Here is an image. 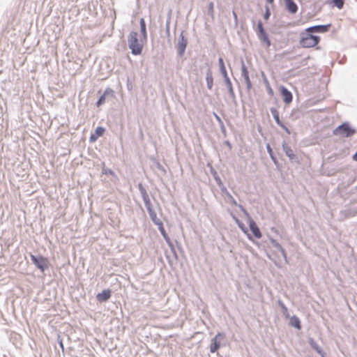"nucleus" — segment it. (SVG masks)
I'll return each instance as SVG.
<instances>
[{
    "label": "nucleus",
    "instance_id": "obj_1",
    "mask_svg": "<svg viewBox=\"0 0 357 357\" xmlns=\"http://www.w3.org/2000/svg\"><path fill=\"white\" fill-rule=\"evenodd\" d=\"M146 40H144L143 36H139L137 32H130L128 38V43L132 54L134 55L141 54Z\"/></svg>",
    "mask_w": 357,
    "mask_h": 357
},
{
    "label": "nucleus",
    "instance_id": "obj_2",
    "mask_svg": "<svg viewBox=\"0 0 357 357\" xmlns=\"http://www.w3.org/2000/svg\"><path fill=\"white\" fill-rule=\"evenodd\" d=\"M320 37L317 35L311 34L308 32L302 33L299 43L304 48H310L315 47L320 41Z\"/></svg>",
    "mask_w": 357,
    "mask_h": 357
},
{
    "label": "nucleus",
    "instance_id": "obj_3",
    "mask_svg": "<svg viewBox=\"0 0 357 357\" xmlns=\"http://www.w3.org/2000/svg\"><path fill=\"white\" fill-rule=\"evenodd\" d=\"M356 132V129L355 128L351 127L349 122L345 121L339 125L333 130V134L337 136L350 137L355 135Z\"/></svg>",
    "mask_w": 357,
    "mask_h": 357
},
{
    "label": "nucleus",
    "instance_id": "obj_4",
    "mask_svg": "<svg viewBox=\"0 0 357 357\" xmlns=\"http://www.w3.org/2000/svg\"><path fill=\"white\" fill-rule=\"evenodd\" d=\"M256 33L259 40L264 42L268 47L271 45V40L265 29L264 28L261 20H259L257 22V29Z\"/></svg>",
    "mask_w": 357,
    "mask_h": 357
},
{
    "label": "nucleus",
    "instance_id": "obj_5",
    "mask_svg": "<svg viewBox=\"0 0 357 357\" xmlns=\"http://www.w3.org/2000/svg\"><path fill=\"white\" fill-rule=\"evenodd\" d=\"M31 259L36 267L43 272L49 267V261L47 258L43 256L36 257L31 255Z\"/></svg>",
    "mask_w": 357,
    "mask_h": 357
},
{
    "label": "nucleus",
    "instance_id": "obj_6",
    "mask_svg": "<svg viewBox=\"0 0 357 357\" xmlns=\"http://www.w3.org/2000/svg\"><path fill=\"white\" fill-rule=\"evenodd\" d=\"M331 26V24H318L307 28L305 31L311 34H313V33H326L329 31Z\"/></svg>",
    "mask_w": 357,
    "mask_h": 357
},
{
    "label": "nucleus",
    "instance_id": "obj_7",
    "mask_svg": "<svg viewBox=\"0 0 357 357\" xmlns=\"http://www.w3.org/2000/svg\"><path fill=\"white\" fill-rule=\"evenodd\" d=\"M280 93L285 104H289L292 102L293 95L291 92L284 86H280Z\"/></svg>",
    "mask_w": 357,
    "mask_h": 357
},
{
    "label": "nucleus",
    "instance_id": "obj_8",
    "mask_svg": "<svg viewBox=\"0 0 357 357\" xmlns=\"http://www.w3.org/2000/svg\"><path fill=\"white\" fill-rule=\"evenodd\" d=\"M333 165L328 161L324 160L321 165V171L324 174H326L328 176L333 175L337 172L339 171V169L337 168H331Z\"/></svg>",
    "mask_w": 357,
    "mask_h": 357
},
{
    "label": "nucleus",
    "instance_id": "obj_9",
    "mask_svg": "<svg viewBox=\"0 0 357 357\" xmlns=\"http://www.w3.org/2000/svg\"><path fill=\"white\" fill-rule=\"evenodd\" d=\"M286 10L290 14H296L298 7L294 0H284Z\"/></svg>",
    "mask_w": 357,
    "mask_h": 357
},
{
    "label": "nucleus",
    "instance_id": "obj_10",
    "mask_svg": "<svg viewBox=\"0 0 357 357\" xmlns=\"http://www.w3.org/2000/svg\"><path fill=\"white\" fill-rule=\"evenodd\" d=\"M105 132V129L102 127H97L95 132L92 133L89 137L91 142H95L99 137H102Z\"/></svg>",
    "mask_w": 357,
    "mask_h": 357
},
{
    "label": "nucleus",
    "instance_id": "obj_11",
    "mask_svg": "<svg viewBox=\"0 0 357 357\" xmlns=\"http://www.w3.org/2000/svg\"><path fill=\"white\" fill-rule=\"evenodd\" d=\"M111 297V290L105 289L96 296V298L100 302H105Z\"/></svg>",
    "mask_w": 357,
    "mask_h": 357
},
{
    "label": "nucleus",
    "instance_id": "obj_12",
    "mask_svg": "<svg viewBox=\"0 0 357 357\" xmlns=\"http://www.w3.org/2000/svg\"><path fill=\"white\" fill-rule=\"evenodd\" d=\"M249 225H250V230L252 231L253 235L257 238H260L261 237V233L260 231L259 228L258 227V226L255 223V222L254 220H250Z\"/></svg>",
    "mask_w": 357,
    "mask_h": 357
},
{
    "label": "nucleus",
    "instance_id": "obj_13",
    "mask_svg": "<svg viewBox=\"0 0 357 357\" xmlns=\"http://www.w3.org/2000/svg\"><path fill=\"white\" fill-rule=\"evenodd\" d=\"M156 225L158 226V229L160 230V231L161 232V234L162 235V236L164 237V238L165 239V241H167V243L169 245H172V241L169 237V236L167 235L164 227H163V224L162 222V221L160 220H158V222H156Z\"/></svg>",
    "mask_w": 357,
    "mask_h": 357
},
{
    "label": "nucleus",
    "instance_id": "obj_14",
    "mask_svg": "<svg viewBox=\"0 0 357 357\" xmlns=\"http://www.w3.org/2000/svg\"><path fill=\"white\" fill-rule=\"evenodd\" d=\"M144 201H145L147 209L149 212L150 217H151V220H153V222L156 225V222H158V220H159V219L157 218V215H156L155 212L153 211L151 208V206H150L151 204H150V201H149V198L144 197Z\"/></svg>",
    "mask_w": 357,
    "mask_h": 357
},
{
    "label": "nucleus",
    "instance_id": "obj_15",
    "mask_svg": "<svg viewBox=\"0 0 357 357\" xmlns=\"http://www.w3.org/2000/svg\"><path fill=\"white\" fill-rule=\"evenodd\" d=\"M270 112L278 126L282 124V121L280 119V115L278 109L275 107H271Z\"/></svg>",
    "mask_w": 357,
    "mask_h": 357
},
{
    "label": "nucleus",
    "instance_id": "obj_16",
    "mask_svg": "<svg viewBox=\"0 0 357 357\" xmlns=\"http://www.w3.org/2000/svg\"><path fill=\"white\" fill-rule=\"evenodd\" d=\"M262 76H263L264 82L266 84L267 93H268L269 96H273L274 94L273 90L272 89V88L269 84V82H268L267 77L265 76L264 73H262Z\"/></svg>",
    "mask_w": 357,
    "mask_h": 357
},
{
    "label": "nucleus",
    "instance_id": "obj_17",
    "mask_svg": "<svg viewBox=\"0 0 357 357\" xmlns=\"http://www.w3.org/2000/svg\"><path fill=\"white\" fill-rule=\"evenodd\" d=\"M140 27H141L142 36H143V38L144 40H146V37H147L146 27L145 20L144 18H141V20H140Z\"/></svg>",
    "mask_w": 357,
    "mask_h": 357
},
{
    "label": "nucleus",
    "instance_id": "obj_18",
    "mask_svg": "<svg viewBox=\"0 0 357 357\" xmlns=\"http://www.w3.org/2000/svg\"><path fill=\"white\" fill-rule=\"evenodd\" d=\"M290 324L298 329L301 328L300 319L295 315L291 318Z\"/></svg>",
    "mask_w": 357,
    "mask_h": 357
},
{
    "label": "nucleus",
    "instance_id": "obj_19",
    "mask_svg": "<svg viewBox=\"0 0 357 357\" xmlns=\"http://www.w3.org/2000/svg\"><path fill=\"white\" fill-rule=\"evenodd\" d=\"M282 149L286 153V156H296L291 147L286 143L282 144Z\"/></svg>",
    "mask_w": 357,
    "mask_h": 357
},
{
    "label": "nucleus",
    "instance_id": "obj_20",
    "mask_svg": "<svg viewBox=\"0 0 357 357\" xmlns=\"http://www.w3.org/2000/svg\"><path fill=\"white\" fill-rule=\"evenodd\" d=\"M278 305L280 307V308L282 310V314L287 318H289V314L288 308L284 305V303L281 300H278Z\"/></svg>",
    "mask_w": 357,
    "mask_h": 357
},
{
    "label": "nucleus",
    "instance_id": "obj_21",
    "mask_svg": "<svg viewBox=\"0 0 357 357\" xmlns=\"http://www.w3.org/2000/svg\"><path fill=\"white\" fill-rule=\"evenodd\" d=\"M225 200L227 202H230L234 205H236V202L235 199L227 191V189L225 188Z\"/></svg>",
    "mask_w": 357,
    "mask_h": 357
},
{
    "label": "nucleus",
    "instance_id": "obj_22",
    "mask_svg": "<svg viewBox=\"0 0 357 357\" xmlns=\"http://www.w3.org/2000/svg\"><path fill=\"white\" fill-rule=\"evenodd\" d=\"M274 248H275L279 252H281L283 258L284 259L285 261L287 262V255L284 250V249L282 248V246L278 243L273 245Z\"/></svg>",
    "mask_w": 357,
    "mask_h": 357
},
{
    "label": "nucleus",
    "instance_id": "obj_23",
    "mask_svg": "<svg viewBox=\"0 0 357 357\" xmlns=\"http://www.w3.org/2000/svg\"><path fill=\"white\" fill-rule=\"evenodd\" d=\"M225 85L227 88H229L230 91H232V89H231V82L230 81L229 77L227 75V71H226L225 69Z\"/></svg>",
    "mask_w": 357,
    "mask_h": 357
},
{
    "label": "nucleus",
    "instance_id": "obj_24",
    "mask_svg": "<svg viewBox=\"0 0 357 357\" xmlns=\"http://www.w3.org/2000/svg\"><path fill=\"white\" fill-rule=\"evenodd\" d=\"M331 3H333V6L341 9L344 6V0H331Z\"/></svg>",
    "mask_w": 357,
    "mask_h": 357
},
{
    "label": "nucleus",
    "instance_id": "obj_25",
    "mask_svg": "<svg viewBox=\"0 0 357 357\" xmlns=\"http://www.w3.org/2000/svg\"><path fill=\"white\" fill-rule=\"evenodd\" d=\"M241 75L243 78L249 77V72L243 61L241 66Z\"/></svg>",
    "mask_w": 357,
    "mask_h": 357
},
{
    "label": "nucleus",
    "instance_id": "obj_26",
    "mask_svg": "<svg viewBox=\"0 0 357 357\" xmlns=\"http://www.w3.org/2000/svg\"><path fill=\"white\" fill-rule=\"evenodd\" d=\"M308 342L310 345V347L314 349L316 351H317L321 347L318 345V344L314 341L313 338H310L308 340Z\"/></svg>",
    "mask_w": 357,
    "mask_h": 357
},
{
    "label": "nucleus",
    "instance_id": "obj_27",
    "mask_svg": "<svg viewBox=\"0 0 357 357\" xmlns=\"http://www.w3.org/2000/svg\"><path fill=\"white\" fill-rule=\"evenodd\" d=\"M206 81H207L208 88L209 89H211L212 88V84H213V77L210 73L207 74Z\"/></svg>",
    "mask_w": 357,
    "mask_h": 357
},
{
    "label": "nucleus",
    "instance_id": "obj_28",
    "mask_svg": "<svg viewBox=\"0 0 357 357\" xmlns=\"http://www.w3.org/2000/svg\"><path fill=\"white\" fill-rule=\"evenodd\" d=\"M271 10L268 6H265V13L264 14V19L268 20L271 16Z\"/></svg>",
    "mask_w": 357,
    "mask_h": 357
},
{
    "label": "nucleus",
    "instance_id": "obj_29",
    "mask_svg": "<svg viewBox=\"0 0 357 357\" xmlns=\"http://www.w3.org/2000/svg\"><path fill=\"white\" fill-rule=\"evenodd\" d=\"M107 91L105 92V93L100 97L98 100L96 102L97 107H100L102 104H103L105 102V95Z\"/></svg>",
    "mask_w": 357,
    "mask_h": 357
},
{
    "label": "nucleus",
    "instance_id": "obj_30",
    "mask_svg": "<svg viewBox=\"0 0 357 357\" xmlns=\"http://www.w3.org/2000/svg\"><path fill=\"white\" fill-rule=\"evenodd\" d=\"M244 80L246 84V87H247L248 90H250L252 86L250 77L244 78Z\"/></svg>",
    "mask_w": 357,
    "mask_h": 357
},
{
    "label": "nucleus",
    "instance_id": "obj_31",
    "mask_svg": "<svg viewBox=\"0 0 357 357\" xmlns=\"http://www.w3.org/2000/svg\"><path fill=\"white\" fill-rule=\"evenodd\" d=\"M236 222L238 223L239 227L245 232L246 233L247 232V229L246 227H245V225L241 223L238 219L236 220Z\"/></svg>",
    "mask_w": 357,
    "mask_h": 357
},
{
    "label": "nucleus",
    "instance_id": "obj_32",
    "mask_svg": "<svg viewBox=\"0 0 357 357\" xmlns=\"http://www.w3.org/2000/svg\"><path fill=\"white\" fill-rule=\"evenodd\" d=\"M279 126L280 128H282L287 134H289V135L291 134L290 130L283 123H282V124L279 125Z\"/></svg>",
    "mask_w": 357,
    "mask_h": 357
},
{
    "label": "nucleus",
    "instance_id": "obj_33",
    "mask_svg": "<svg viewBox=\"0 0 357 357\" xmlns=\"http://www.w3.org/2000/svg\"><path fill=\"white\" fill-rule=\"evenodd\" d=\"M271 158V160L273 162V163L275 165L277 169L278 170H280V166H279V164H278V158Z\"/></svg>",
    "mask_w": 357,
    "mask_h": 357
},
{
    "label": "nucleus",
    "instance_id": "obj_34",
    "mask_svg": "<svg viewBox=\"0 0 357 357\" xmlns=\"http://www.w3.org/2000/svg\"><path fill=\"white\" fill-rule=\"evenodd\" d=\"M217 348H218V345H217L216 342H215L211 346V352H215L216 351Z\"/></svg>",
    "mask_w": 357,
    "mask_h": 357
},
{
    "label": "nucleus",
    "instance_id": "obj_35",
    "mask_svg": "<svg viewBox=\"0 0 357 357\" xmlns=\"http://www.w3.org/2000/svg\"><path fill=\"white\" fill-rule=\"evenodd\" d=\"M321 357H326V354L321 348L317 351Z\"/></svg>",
    "mask_w": 357,
    "mask_h": 357
},
{
    "label": "nucleus",
    "instance_id": "obj_36",
    "mask_svg": "<svg viewBox=\"0 0 357 357\" xmlns=\"http://www.w3.org/2000/svg\"><path fill=\"white\" fill-rule=\"evenodd\" d=\"M321 357H326V354L321 348L317 351Z\"/></svg>",
    "mask_w": 357,
    "mask_h": 357
},
{
    "label": "nucleus",
    "instance_id": "obj_37",
    "mask_svg": "<svg viewBox=\"0 0 357 357\" xmlns=\"http://www.w3.org/2000/svg\"><path fill=\"white\" fill-rule=\"evenodd\" d=\"M268 239L273 246L275 245V244L278 243V242L275 239H274L273 238H272L271 236L268 237Z\"/></svg>",
    "mask_w": 357,
    "mask_h": 357
},
{
    "label": "nucleus",
    "instance_id": "obj_38",
    "mask_svg": "<svg viewBox=\"0 0 357 357\" xmlns=\"http://www.w3.org/2000/svg\"><path fill=\"white\" fill-rule=\"evenodd\" d=\"M186 44L185 43H181L180 44V50L181 52H183L185 49Z\"/></svg>",
    "mask_w": 357,
    "mask_h": 357
},
{
    "label": "nucleus",
    "instance_id": "obj_39",
    "mask_svg": "<svg viewBox=\"0 0 357 357\" xmlns=\"http://www.w3.org/2000/svg\"><path fill=\"white\" fill-rule=\"evenodd\" d=\"M267 149H268V152L270 156H273V151H272L271 149L270 148L269 145L267 146Z\"/></svg>",
    "mask_w": 357,
    "mask_h": 357
},
{
    "label": "nucleus",
    "instance_id": "obj_40",
    "mask_svg": "<svg viewBox=\"0 0 357 357\" xmlns=\"http://www.w3.org/2000/svg\"><path fill=\"white\" fill-rule=\"evenodd\" d=\"M225 145H227L229 147V149L231 148V145L230 142L227 140H225Z\"/></svg>",
    "mask_w": 357,
    "mask_h": 357
},
{
    "label": "nucleus",
    "instance_id": "obj_41",
    "mask_svg": "<svg viewBox=\"0 0 357 357\" xmlns=\"http://www.w3.org/2000/svg\"><path fill=\"white\" fill-rule=\"evenodd\" d=\"M219 61H220V68H223V65H222L223 60H222V59L220 58Z\"/></svg>",
    "mask_w": 357,
    "mask_h": 357
},
{
    "label": "nucleus",
    "instance_id": "obj_42",
    "mask_svg": "<svg viewBox=\"0 0 357 357\" xmlns=\"http://www.w3.org/2000/svg\"><path fill=\"white\" fill-rule=\"evenodd\" d=\"M271 230H272L273 232H275V234H278V229H277L276 228L273 227V228L271 229Z\"/></svg>",
    "mask_w": 357,
    "mask_h": 357
},
{
    "label": "nucleus",
    "instance_id": "obj_43",
    "mask_svg": "<svg viewBox=\"0 0 357 357\" xmlns=\"http://www.w3.org/2000/svg\"><path fill=\"white\" fill-rule=\"evenodd\" d=\"M266 1L270 4H273L274 0H266Z\"/></svg>",
    "mask_w": 357,
    "mask_h": 357
},
{
    "label": "nucleus",
    "instance_id": "obj_44",
    "mask_svg": "<svg viewBox=\"0 0 357 357\" xmlns=\"http://www.w3.org/2000/svg\"><path fill=\"white\" fill-rule=\"evenodd\" d=\"M351 156H357V151Z\"/></svg>",
    "mask_w": 357,
    "mask_h": 357
},
{
    "label": "nucleus",
    "instance_id": "obj_45",
    "mask_svg": "<svg viewBox=\"0 0 357 357\" xmlns=\"http://www.w3.org/2000/svg\"><path fill=\"white\" fill-rule=\"evenodd\" d=\"M239 207H240L243 211H245L244 208H243V206H242L241 205H239Z\"/></svg>",
    "mask_w": 357,
    "mask_h": 357
},
{
    "label": "nucleus",
    "instance_id": "obj_46",
    "mask_svg": "<svg viewBox=\"0 0 357 357\" xmlns=\"http://www.w3.org/2000/svg\"><path fill=\"white\" fill-rule=\"evenodd\" d=\"M353 159L356 161H357V158H353Z\"/></svg>",
    "mask_w": 357,
    "mask_h": 357
},
{
    "label": "nucleus",
    "instance_id": "obj_47",
    "mask_svg": "<svg viewBox=\"0 0 357 357\" xmlns=\"http://www.w3.org/2000/svg\"><path fill=\"white\" fill-rule=\"evenodd\" d=\"M248 238L250 239L251 238V236L250 234H248Z\"/></svg>",
    "mask_w": 357,
    "mask_h": 357
},
{
    "label": "nucleus",
    "instance_id": "obj_48",
    "mask_svg": "<svg viewBox=\"0 0 357 357\" xmlns=\"http://www.w3.org/2000/svg\"><path fill=\"white\" fill-rule=\"evenodd\" d=\"M217 119H218V121H220V117L217 116Z\"/></svg>",
    "mask_w": 357,
    "mask_h": 357
}]
</instances>
